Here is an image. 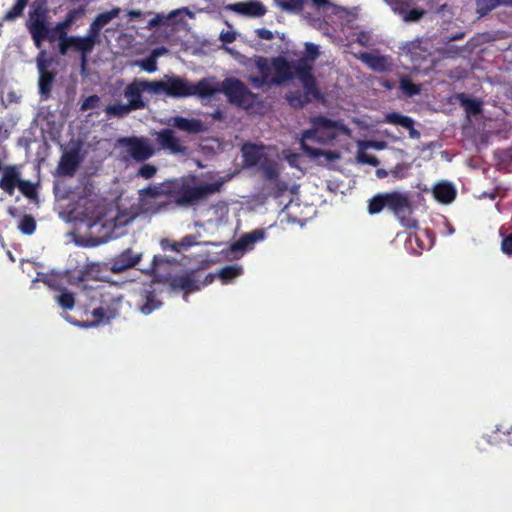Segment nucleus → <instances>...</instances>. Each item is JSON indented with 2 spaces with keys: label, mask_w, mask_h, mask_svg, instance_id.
<instances>
[{
  "label": "nucleus",
  "mask_w": 512,
  "mask_h": 512,
  "mask_svg": "<svg viewBox=\"0 0 512 512\" xmlns=\"http://www.w3.org/2000/svg\"><path fill=\"white\" fill-rule=\"evenodd\" d=\"M59 39V52L61 55H66L70 48H73L72 42H70V36L58 38Z\"/></svg>",
  "instance_id": "53"
},
{
  "label": "nucleus",
  "mask_w": 512,
  "mask_h": 512,
  "mask_svg": "<svg viewBox=\"0 0 512 512\" xmlns=\"http://www.w3.org/2000/svg\"><path fill=\"white\" fill-rule=\"evenodd\" d=\"M388 4L405 22H416V6L413 0H388Z\"/></svg>",
  "instance_id": "20"
},
{
  "label": "nucleus",
  "mask_w": 512,
  "mask_h": 512,
  "mask_svg": "<svg viewBox=\"0 0 512 512\" xmlns=\"http://www.w3.org/2000/svg\"><path fill=\"white\" fill-rule=\"evenodd\" d=\"M401 87L408 96L416 94V84L407 80L401 81Z\"/></svg>",
  "instance_id": "57"
},
{
  "label": "nucleus",
  "mask_w": 512,
  "mask_h": 512,
  "mask_svg": "<svg viewBox=\"0 0 512 512\" xmlns=\"http://www.w3.org/2000/svg\"><path fill=\"white\" fill-rule=\"evenodd\" d=\"M219 92H223L230 103L242 107L246 110L252 109L260 103L259 95L253 93L241 80L237 78H227L222 81Z\"/></svg>",
  "instance_id": "10"
},
{
  "label": "nucleus",
  "mask_w": 512,
  "mask_h": 512,
  "mask_svg": "<svg viewBox=\"0 0 512 512\" xmlns=\"http://www.w3.org/2000/svg\"><path fill=\"white\" fill-rule=\"evenodd\" d=\"M44 56H45V51H41L36 59L37 69H38L39 73L49 71L48 66L50 65V60L46 59Z\"/></svg>",
  "instance_id": "49"
},
{
  "label": "nucleus",
  "mask_w": 512,
  "mask_h": 512,
  "mask_svg": "<svg viewBox=\"0 0 512 512\" xmlns=\"http://www.w3.org/2000/svg\"><path fill=\"white\" fill-rule=\"evenodd\" d=\"M28 3V0H16V3L12 6V8L6 13V20H14L20 17L23 14V11Z\"/></svg>",
  "instance_id": "39"
},
{
  "label": "nucleus",
  "mask_w": 512,
  "mask_h": 512,
  "mask_svg": "<svg viewBox=\"0 0 512 512\" xmlns=\"http://www.w3.org/2000/svg\"><path fill=\"white\" fill-rule=\"evenodd\" d=\"M71 25L69 23H67L65 20H63L62 22H59L55 28L53 29V32H57L58 33V38H63V37H67V29L70 27Z\"/></svg>",
  "instance_id": "54"
},
{
  "label": "nucleus",
  "mask_w": 512,
  "mask_h": 512,
  "mask_svg": "<svg viewBox=\"0 0 512 512\" xmlns=\"http://www.w3.org/2000/svg\"><path fill=\"white\" fill-rule=\"evenodd\" d=\"M35 17L30 16L28 30L37 48L42 47V43L49 36V27L45 20V12L35 11Z\"/></svg>",
  "instance_id": "13"
},
{
  "label": "nucleus",
  "mask_w": 512,
  "mask_h": 512,
  "mask_svg": "<svg viewBox=\"0 0 512 512\" xmlns=\"http://www.w3.org/2000/svg\"><path fill=\"white\" fill-rule=\"evenodd\" d=\"M288 190V185L284 181H276L273 183L271 195L275 198L282 196Z\"/></svg>",
  "instance_id": "48"
},
{
  "label": "nucleus",
  "mask_w": 512,
  "mask_h": 512,
  "mask_svg": "<svg viewBox=\"0 0 512 512\" xmlns=\"http://www.w3.org/2000/svg\"><path fill=\"white\" fill-rule=\"evenodd\" d=\"M221 39H222L224 42H226V43H231V42H233V41L235 40V37H234V35H233V34H231V33H229V32H228V33H226V34H222V35H221Z\"/></svg>",
  "instance_id": "63"
},
{
  "label": "nucleus",
  "mask_w": 512,
  "mask_h": 512,
  "mask_svg": "<svg viewBox=\"0 0 512 512\" xmlns=\"http://www.w3.org/2000/svg\"><path fill=\"white\" fill-rule=\"evenodd\" d=\"M18 228L23 234H32L36 229L35 219L31 215H25L21 219Z\"/></svg>",
  "instance_id": "41"
},
{
  "label": "nucleus",
  "mask_w": 512,
  "mask_h": 512,
  "mask_svg": "<svg viewBox=\"0 0 512 512\" xmlns=\"http://www.w3.org/2000/svg\"><path fill=\"white\" fill-rule=\"evenodd\" d=\"M171 200H160L139 195L138 206L142 213L157 214L160 211L166 210L171 205Z\"/></svg>",
  "instance_id": "22"
},
{
  "label": "nucleus",
  "mask_w": 512,
  "mask_h": 512,
  "mask_svg": "<svg viewBox=\"0 0 512 512\" xmlns=\"http://www.w3.org/2000/svg\"><path fill=\"white\" fill-rule=\"evenodd\" d=\"M121 12V9L119 7H114L110 11H106L103 13H100L96 16V18L93 20L101 29L109 24L114 18L118 17Z\"/></svg>",
  "instance_id": "35"
},
{
  "label": "nucleus",
  "mask_w": 512,
  "mask_h": 512,
  "mask_svg": "<svg viewBox=\"0 0 512 512\" xmlns=\"http://www.w3.org/2000/svg\"><path fill=\"white\" fill-rule=\"evenodd\" d=\"M221 182L209 184L192 185L187 182L181 184L172 183V196L174 202L179 207L194 206L204 201L208 196L220 191Z\"/></svg>",
  "instance_id": "8"
},
{
  "label": "nucleus",
  "mask_w": 512,
  "mask_h": 512,
  "mask_svg": "<svg viewBox=\"0 0 512 512\" xmlns=\"http://www.w3.org/2000/svg\"><path fill=\"white\" fill-rule=\"evenodd\" d=\"M384 208L390 210L403 227L416 228L413 202L408 193L398 191L379 193L370 199L368 205L370 214H378Z\"/></svg>",
  "instance_id": "3"
},
{
  "label": "nucleus",
  "mask_w": 512,
  "mask_h": 512,
  "mask_svg": "<svg viewBox=\"0 0 512 512\" xmlns=\"http://www.w3.org/2000/svg\"><path fill=\"white\" fill-rule=\"evenodd\" d=\"M157 172V168L152 164H143L139 170L137 175L141 176L144 179H150L155 176Z\"/></svg>",
  "instance_id": "46"
},
{
  "label": "nucleus",
  "mask_w": 512,
  "mask_h": 512,
  "mask_svg": "<svg viewBox=\"0 0 512 512\" xmlns=\"http://www.w3.org/2000/svg\"><path fill=\"white\" fill-rule=\"evenodd\" d=\"M73 48L81 54V66L85 68L87 64L88 55L93 51L95 45L90 42V39L85 36H70Z\"/></svg>",
  "instance_id": "24"
},
{
  "label": "nucleus",
  "mask_w": 512,
  "mask_h": 512,
  "mask_svg": "<svg viewBox=\"0 0 512 512\" xmlns=\"http://www.w3.org/2000/svg\"><path fill=\"white\" fill-rule=\"evenodd\" d=\"M511 3L512 0H476V12L480 17H484L496 7Z\"/></svg>",
  "instance_id": "29"
},
{
  "label": "nucleus",
  "mask_w": 512,
  "mask_h": 512,
  "mask_svg": "<svg viewBox=\"0 0 512 512\" xmlns=\"http://www.w3.org/2000/svg\"><path fill=\"white\" fill-rule=\"evenodd\" d=\"M100 272V267L96 263H88L82 269L77 271V274L72 276V283H82L89 279L90 276H93Z\"/></svg>",
  "instance_id": "31"
},
{
  "label": "nucleus",
  "mask_w": 512,
  "mask_h": 512,
  "mask_svg": "<svg viewBox=\"0 0 512 512\" xmlns=\"http://www.w3.org/2000/svg\"><path fill=\"white\" fill-rule=\"evenodd\" d=\"M226 9L252 18L262 17L267 12L266 7L256 0L232 3L227 5Z\"/></svg>",
  "instance_id": "14"
},
{
  "label": "nucleus",
  "mask_w": 512,
  "mask_h": 512,
  "mask_svg": "<svg viewBox=\"0 0 512 512\" xmlns=\"http://www.w3.org/2000/svg\"><path fill=\"white\" fill-rule=\"evenodd\" d=\"M139 195L150 197L153 199L168 200L172 196V184H160L149 186L139 190Z\"/></svg>",
  "instance_id": "25"
},
{
  "label": "nucleus",
  "mask_w": 512,
  "mask_h": 512,
  "mask_svg": "<svg viewBox=\"0 0 512 512\" xmlns=\"http://www.w3.org/2000/svg\"><path fill=\"white\" fill-rule=\"evenodd\" d=\"M501 251L505 255L512 257V234L503 237L501 241Z\"/></svg>",
  "instance_id": "50"
},
{
  "label": "nucleus",
  "mask_w": 512,
  "mask_h": 512,
  "mask_svg": "<svg viewBox=\"0 0 512 512\" xmlns=\"http://www.w3.org/2000/svg\"><path fill=\"white\" fill-rule=\"evenodd\" d=\"M313 6L318 10H331L333 14H338L340 11H343L344 8L333 4L330 0H311Z\"/></svg>",
  "instance_id": "40"
},
{
  "label": "nucleus",
  "mask_w": 512,
  "mask_h": 512,
  "mask_svg": "<svg viewBox=\"0 0 512 512\" xmlns=\"http://www.w3.org/2000/svg\"><path fill=\"white\" fill-rule=\"evenodd\" d=\"M43 282L54 290L61 291L63 289L56 283V280L54 278H46L43 280Z\"/></svg>",
  "instance_id": "60"
},
{
  "label": "nucleus",
  "mask_w": 512,
  "mask_h": 512,
  "mask_svg": "<svg viewBox=\"0 0 512 512\" xmlns=\"http://www.w3.org/2000/svg\"><path fill=\"white\" fill-rule=\"evenodd\" d=\"M243 153H244L245 162L249 166H255L258 164V162L260 160V155H259V152L255 145H250V146L245 145L244 149H243Z\"/></svg>",
  "instance_id": "37"
},
{
  "label": "nucleus",
  "mask_w": 512,
  "mask_h": 512,
  "mask_svg": "<svg viewBox=\"0 0 512 512\" xmlns=\"http://www.w3.org/2000/svg\"><path fill=\"white\" fill-rule=\"evenodd\" d=\"M242 273V268L237 265H228L219 270L216 274L224 284L229 283Z\"/></svg>",
  "instance_id": "32"
},
{
  "label": "nucleus",
  "mask_w": 512,
  "mask_h": 512,
  "mask_svg": "<svg viewBox=\"0 0 512 512\" xmlns=\"http://www.w3.org/2000/svg\"><path fill=\"white\" fill-rule=\"evenodd\" d=\"M141 260L140 254H133L131 249H126L109 262V269L112 273L118 274L134 267Z\"/></svg>",
  "instance_id": "15"
},
{
  "label": "nucleus",
  "mask_w": 512,
  "mask_h": 512,
  "mask_svg": "<svg viewBox=\"0 0 512 512\" xmlns=\"http://www.w3.org/2000/svg\"><path fill=\"white\" fill-rule=\"evenodd\" d=\"M384 121L389 124L401 126L409 130L410 135L414 137L416 135V129L414 128V121L412 118L401 115L398 112H391L385 115Z\"/></svg>",
  "instance_id": "26"
},
{
  "label": "nucleus",
  "mask_w": 512,
  "mask_h": 512,
  "mask_svg": "<svg viewBox=\"0 0 512 512\" xmlns=\"http://www.w3.org/2000/svg\"><path fill=\"white\" fill-rule=\"evenodd\" d=\"M153 81L135 78L123 90V95L127 103L115 102L105 108V113L109 117L124 118L132 111L142 110L147 106L143 98V93L149 91L153 93Z\"/></svg>",
  "instance_id": "5"
},
{
  "label": "nucleus",
  "mask_w": 512,
  "mask_h": 512,
  "mask_svg": "<svg viewBox=\"0 0 512 512\" xmlns=\"http://www.w3.org/2000/svg\"><path fill=\"white\" fill-rule=\"evenodd\" d=\"M312 129L303 132L300 146L302 151L311 157L322 155L321 150L313 148L307 144L308 140L322 141L324 138L332 139L335 137L334 131L338 127V123L326 116L319 115L311 119Z\"/></svg>",
  "instance_id": "9"
},
{
  "label": "nucleus",
  "mask_w": 512,
  "mask_h": 512,
  "mask_svg": "<svg viewBox=\"0 0 512 512\" xmlns=\"http://www.w3.org/2000/svg\"><path fill=\"white\" fill-rule=\"evenodd\" d=\"M101 30L102 29L95 22H92L85 37L90 39L92 44L96 45L100 41Z\"/></svg>",
  "instance_id": "42"
},
{
  "label": "nucleus",
  "mask_w": 512,
  "mask_h": 512,
  "mask_svg": "<svg viewBox=\"0 0 512 512\" xmlns=\"http://www.w3.org/2000/svg\"><path fill=\"white\" fill-rule=\"evenodd\" d=\"M56 302L61 306L64 310H71L75 305V297L74 294L67 291L63 288L60 291V294L56 297Z\"/></svg>",
  "instance_id": "36"
},
{
  "label": "nucleus",
  "mask_w": 512,
  "mask_h": 512,
  "mask_svg": "<svg viewBox=\"0 0 512 512\" xmlns=\"http://www.w3.org/2000/svg\"><path fill=\"white\" fill-rule=\"evenodd\" d=\"M56 73L53 71L39 73L38 87L42 99L47 100L51 96Z\"/></svg>",
  "instance_id": "27"
},
{
  "label": "nucleus",
  "mask_w": 512,
  "mask_h": 512,
  "mask_svg": "<svg viewBox=\"0 0 512 512\" xmlns=\"http://www.w3.org/2000/svg\"><path fill=\"white\" fill-rule=\"evenodd\" d=\"M18 189L28 198H32L36 195L35 186L30 181L20 179Z\"/></svg>",
  "instance_id": "43"
},
{
  "label": "nucleus",
  "mask_w": 512,
  "mask_h": 512,
  "mask_svg": "<svg viewBox=\"0 0 512 512\" xmlns=\"http://www.w3.org/2000/svg\"><path fill=\"white\" fill-rule=\"evenodd\" d=\"M171 125L190 134H197L203 130V124L199 119H188L183 116L173 117Z\"/></svg>",
  "instance_id": "23"
},
{
  "label": "nucleus",
  "mask_w": 512,
  "mask_h": 512,
  "mask_svg": "<svg viewBox=\"0 0 512 512\" xmlns=\"http://www.w3.org/2000/svg\"><path fill=\"white\" fill-rule=\"evenodd\" d=\"M457 98L460 101L461 106L468 114L476 116L481 113L482 103L480 101L469 98L464 93L458 94Z\"/></svg>",
  "instance_id": "30"
},
{
  "label": "nucleus",
  "mask_w": 512,
  "mask_h": 512,
  "mask_svg": "<svg viewBox=\"0 0 512 512\" xmlns=\"http://www.w3.org/2000/svg\"><path fill=\"white\" fill-rule=\"evenodd\" d=\"M436 235L430 229H424L420 235H418V249L429 250L435 243Z\"/></svg>",
  "instance_id": "33"
},
{
  "label": "nucleus",
  "mask_w": 512,
  "mask_h": 512,
  "mask_svg": "<svg viewBox=\"0 0 512 512\" xmlns=\"http://www.w3.org/2000/svg\"><path fill=\"white\" fill-rule=\"evenodd\" d=\"M264 238L265 231L263 229H255L249 233L243 234L236 242L231 244L230 250L232 252L250 250L257 242L264 240Z\"/></svg>",
  "instance_id": "18"
},
{
  "label": "nucleus",
  "mask_w": 512,
  "mask_h": 512,
  "mask_svg": "<svg viewBox=\"0 0 512 512\" xmlns=\"http://www.w3.org/2000/svg\"><path fill=\"white\" fill-rule=\"evenodd\" d=\"M359 59L366 65H368L372 70L377 72H383L388 68L387 60L383 56L364 52L360 55Z\"/></svg>",
  "instance_id": "28"
},
{
  "label": "nucleus",
  "mask_w": 512,
  "mask_h": 512,
  "mask_svg": "<svg viewBox=\"0 0 512 512\" xmlns=\"http://www.w3.org/2000/svg\"><path fill=\"white\" fill-rule=\"evenodd\" d=\"M413 239L416 241V232H410L406 239H405V242H404V247L405 249L410 253V254H414L415 253V248L413 246Z\"/></svg>",
  "instance_id": "56"
},
{
  "label": "nucleus",
  "mask_w": 512,
  "mask_h": 512,
  "mask_svg": "<svg viewBox=\"0 0 512 512\" xmlns=\"http://www.w3.org/2000/svg\"><path fill=\"white\" fill-rule=\"evenodd\" d=\"M87 290L90 301L99 303V306L92 310L93 325L108 322L119 316L124 302V295L119 287L113 284H101Z\"/></svg>",
  "instance_id": "4"
},
{
  "label": "nucleus",
  "mask_w": 512,
  "mask_h": 512,
  "mask_svg": "<svg viewBox=\"0 0 512 512\" xmlns=\"http://www.w3.org/2000/svg\"><path fill=\"white\" fill-rule=\"evenodd\" d=\"M254 63L259 75L248 77V81L254 88L281 86L294 78V65L283 56H276L271 59L264 56H255Z\"/></svg>",
  "instance_id": "2"
},
{
  "label": "nucleus",
  "mask_w": 512,
  "mask_h": 512,
  "mask_svg": "<svg viewBox=\"0 0 512 512\" xmlns=\"http://www.w3.org/2000/svg\"><path fill=\"white\" fill-rule=\"evenodd\" d=\"M256 32H257L258 37L261 39L272 40L274 38L273 33L268 29L261 28V29H258Z\"/></svg>",
  "instance_id": "59"
},
{
  "label": "nucleus",
  "mask_w": 512,
  "mask_h": 512,
  "mask_svg": "<svg viewBox=\"0 0 512 512\" xmlns=\"http://www.w3.org/2000/svg\"><path fill=\"white\" fill-rule=\"evenodd\" d=\"M137 306L144 315H149L162 306V301L158 298V295L152 285L141 290Z\"/></svg>",
  "instance_id": "16"
},
{
  "label": "nucleus",
  "mask_w": 512,
  "mask_h": 512,
  "mask_svg": "<svg viewBox=\"0 0 512 512\" xmlns=\"http://www.w3.org/2000/svg\"><path fill=\"white\" fill-rule=\"evenodd\" d=\"M153 94H164L168 97L179 99L198 97L207 99L219 93L214 85V78H202L197 83H191L179 76L165 75L163 80L153 81Z\"/></svg>",
  "instance_id": "1"
},
{
  "label": "nucleus",
  "mask_w": 512,
  "mask_h": 512,
  "mask_svg": "<svg viewBox=\"0 0 512 512\" xmlns=\"http://www.w3.org/2000/svg\"><path fill=\"white\" fill-rule=\"evenodd\" d=\"M100 102V98L98 95H90L87 98L84 99V101L81 104L80 110L81 111H87L89 109H94L98 106Z\"/></svg>",
  "instance_id": "47"
},
{
  "label": "nucleus",
  "mask_w": 512,
  "mask_h": 512,
  "mask_svg": "<svg viewBox=\"0 0 512 512\" xmlns=\"http://www.w3.org/2000/svg\"><path fill=\"white\" fill-rule=\"evenodd\" d=\"M313 65L307 62V59H299L294 65V77H297L304 89V94L300 92L290 93L286 96L289 105L295 109H302L312 100L320 101L323 95L317 86L316 78L312 73Z\"/></svg>",
  "instance_id": "6"
},
{
  "label": "nucleus",
  "mask_w": 512,
  "mask_h": 512,
  "mask_svg": "<svg viewBox=\"0 0 512 512\" xmlns=\"http://www.w3.org/2000/svg\"><path fill=\"white\" fill-rule=\"evenodd\" d=\"M20 182V173L15 166H7L3 169V174L0 178V188L8 195L12 196L15 188L18 187Z\"/></svg>",
  "instance_id": "21"
},
{
  "label": "nucleus",
  "mask_w": 512,
  "mask_h": 512,
  "mask_svg": "<svg viewBox=\"0 0 512 512\" xmlns=\"http://www.w3.org/2000/svg\"><path fill=\"white\" fill-rule=\"evenodd\" d=\"M305 51L306 56L302 59H307V62L312 65V62H314L320 54L319 47L313 43H306Z\"/></svg>",
  "instance_id": "44"
},
{
  "label": "nucleus",
  "mask_w": 512,
  "mask_h": 512,
  "mask_svg": "<svg viewBox=\"0 0 512 512\" xmlns=\"http://www.w3.org/2000/svg\"><path fill=\"white\" fill-rule=\"evenodd\" d=\"M85 14V6H79L78 8L69 10L66 14L65 21L72 25L78 18Z\"/></svg>",
  "instance_id": "45"
},
{
  "label": "nucleus",
  "mask_w": 512,
  "mask_h": 512,
  "mask_svg": "<svg viewBox=\"0 0 512 512\" xmlns=\"http://www.w3.org/2000/svg\"><path fill=\"white\" fill-rule=\"evenodd\" d=\"M358 158H359V161L361 163H366V164H369V165H372V166H378L379 165V160L374 155H369V154H366V153H361V154H359Z\"/></svg>",
  "instance_id": "55"
},
{
  "label": "nucleus",
  "mask_w": 512,
  "mask_h": 512,
  "mask_svg": "<svg viewBox=\"0 0 512 512\" xmlns=\"http://www.w3.org/2000/svg\"><path fill=\"white\" fill-rule=\"evenodd\" d=\"M120 146L126 148L129 155L138 162L149 159L154 151L147 140L138 137H123L118 140Z\"/></svg>",
  "instance_id": "11"
},
{
  "label": "nucleus",
  "mask_w": 512,
  "mask_h": 512,
  "mask_svg": "<svg viewBox=\"0 0 512 512\" xmlns=\"http://www.w3.org/2000/svg\"><path fill=\"white\" fill-rule=\"evenodd\" d=\"M195 243H196L195 237L192 235H187L179 241V245H181L182 249H187V248L193 246Z\"/></svg>",
  "instance_id": "58"
},
{
  "label": "nucleus",
  "mask_w": 512,
  "mask_h": 512,
  "mask_svg": "<svg viewBox=\"0 0 512 512\" xmlns=\"http://www.w3.org/2000/svg\"><path fill=\"white\" fill-rule=\"evenodd\" d=\"M58 37V33L57 32H53V29H50L49 28V36L47 37V39L50 41V42H53L56 40V38Z\"/></svg>",
  "instance_id": "64"
},
{
  "label": "nucleus",
  "mask_w": 512,
  "mask_h": 512,
  "mask_svg": "<svg viewBox=\"0 0 512 512\" xmlns=\"http://www.w3.org/2000/svg\"><path fill=\"white\" fill-rule=\"evenodd\" d=\"M261 170L265 180H269L272 183L279 180V171L275 163H265L262 165Z\"/></svg>",
  "instance_id": "38"
},
{
  "label": "nucleus",
  "mask_w": 512,
  "mask_h": 512,
  "mask_svg": "<svg viewBox=\"0 0 512 512\" xmlns=\"http://www.w3.org/2000/svg\"><path fill=\"white\" fill-rule=\"evenodd\" d=\"M163 22L162 17L160 15H157L153 19H151L148 23L149 27H155L157 25H160Z\"/></svg>",
  "instance_id": "62"
},
{
  "label": "nucleus",
  "mask_w": 512,
  "mask_h": 512,
  "mask_svg": "<svg viewBox=\"0 0 512 512\" xmlns=\"http://www.w3.org/2000/svg\"><path fill=\"white\" fill-rule=\"evenodd\" d=\"M82 159L79 148L71 149L65 152L59 161L58 172L63 176H73L79 167Z\"/></svg>",
  "instance_id": "17"
},
{
  "label": "nucleus",
  "mask_w": 512,
  "mask_h": 512,
  "mask_svg": "<svg viewBox=\"0 0 512 512\" xmlns=\"http://www.w3.org/2000/svg\"><path fill=\"white\" fill-rule=\"evenodd\" d=\"M431 193L434 199L441 204H450L457 196L455 186L448 181H440L436 183L432 187Z\"/></svg>",
  "instance_id": "19"
},
{
  "label": "nucleus",
  "mask_w": 512,
  "mask_h": 512,
  "mask_svg": "<svg viewBox=\"0 0 512 512\" xmlns=\"http://www.w3.org/2000/svg\"><path fill=\"white\" fill-rule=\"evenodd\" d=\"M171 262L160 255H155L152 260V265L150 269V273H152L157 281L159 282H169V286L173 290H181L185 295H188L192 292L198 291L201 287H204L213 282L216 275L208 274L205 276L203 281H200V277L197 275L196 271L186 272L182 275L174 276V277H166L162 276L159 273L161 266L164 264H170Z\"/></svg>",
  "instance_id": "7"
},
{
  "label": "nucleus",
  "mask_w": 512,
  "mask_h": 512,
  "mask_svg": "<svg viewBox=\"0 0 512 512\" xmlns=\"http://www.w3.org/2000/svg\"><path fill=\"white\" fill-rule=\"evenodd\" d=\"M140 66L143 70L149 73H152L157 69L156 61L153 57L142 60Z\"/></svg>",
  "instance_id": "52"
},
{
  "label": "nucleus",
  "mask_w": 512,
  "mask_h": 512,
  "mask_svg": "<svg viewBox=\"0 0 512 512\" xmlns=\"http://www.w3.org/2000/svg\"><path fill=\"white\" fill-rule=\"evenodd\" d=\"M401 50H402V52H401L402 55L410 56L411 60H413L414 55L416 54V42L415 41L406 42L401 47Z\"/></svg>",
  "instance_id": "51"
},
{
  "label": "nucleus",
  "mask_w": 512,
  "mask_h": 512,
  "mask_svg": "<svg viewBox=\"0 0 512 512\" xmlns=\"http://www.w3.org/2000/svg\"><path fill=\"white\" fill-rule=\"evenodd\" d=\"M156 142L163 149L173 155H187L188 148L176 136L174 130L165 128L156 133Z\"/></svg>",
  "instance_id": "12"
},
{
  "label": "nucleus",
  "mask_w": 512,
  "mask_h": 512,
  "mask_svg": "<svg viewBox=\"0 0 512 512\" xmlns=\"http://www.w3.org/2000/svg\"><path fill=\"white\" fill-rule=\"evenodd\" d=\"M8 138V131L5 128V124L0 121V141Z\"/></svg>",
  "instance_id": "61"
},
{
  "label": "nucleus",
  "mask_w": 512,
  "mask_h": 512,
  "mask_svg": "<svg viewBox=\"0 0 512 512\" xmlns=\"http://www.w3.org/2000/svg\"><path fill=\"white\" fill-rule=\"evenodd\" d=\"M278 7L288 13L298 14L303 8L304 4L301 0H276Z\"/></svg>",
  "instance_id": "34"
}]
</instances>
